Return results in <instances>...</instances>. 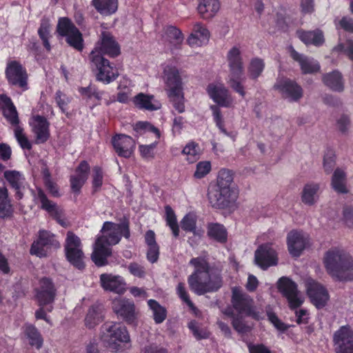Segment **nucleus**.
Instances as JSON below:
<instances>
[{"instance_id":"de8ad7c7","label":"nucleus","mask_w":353,"mask_h":353,"mask_svg":"<svg viewBox=\"0 0 353 353\" xmlns=\"http://www.w3.org/2000/svg\"><path fill=\"white\" fill-rule=\"evenodd\" d=\"M182 152L189 163H194L199 158L200 148L198 144L190 142L184 147Z\"/></svg>"},{"instance_id":"393cba45","label":"nucleus","mask_w":353,"mask_h":353,"mask_svg":"<svg viewBox=\"0 0 353 353\" xmlns=\"http://www.w3.org/2000/svg\"><path fill=\"white\" fill-rule=\"evenodd\" d=\"M112 143L119 157L129 158L135 148L134 139L125 134H118L112 138Z\"/></svg>"},{"instance_id":"39448f33","label":"nucleus","mask_w":353,"mask_h":353,"mask_svg":"<svg viewBox=\"0 0 353 353\" xmlns=\"http://www.w3.org/2000/svg\"><path fill=\"white\" fill-rule=\"evenodd\" d=\"M101 340L112 352H122L130 346V336L127 327L121 323L105 324Z\"/></svg>"},{"instance_id":"c03bdc74","label":"nucleus","mask_w":353,"mask_h":353,"mask_svg":"<svg viewBox=\"0 0 353 353\" xmlns=\"http://www.w3.org/2000/svg\"><path fill=\"white\" fill-rule=\"evenodd\" d=\"M165 34L166 39L175 46L181 44L184 39L181 31L175 26L167 27L165 30Z\"/></svg>"},{"instance_id":"0e129e2a","label":"nucleus","mask_w":353,"mask_h":353,"mask_svg":"<svg viewBox=\"0 0 353 353\" xmlns=\"http://www.w3.org/2000/svg\"><path fill=\"white\" fill-rule=\"evenodd\" d=\"M55 101L61 112L65 113L67 110V105L70 100L65 94L58 90L55 94Z\"/></svg>"},{"instance_id":"f257e3e1","label":"nucleus","mask_w":353,"mask_h":353,"mask_svg":"<svg viewBox=\"0 0 353 353\" xmlns=\"http://www.w3.org/2000/svg\"><path fill=\"white\" fill-rule=\"evenodd\" d=\"M189 263L194 267V271L188 276V283L194 293L201 296L216 292L221 288V271L210 265L207 257L192 258Z\"/></svg>"},{"instance_id":"6e6552de","label":"nucleus","mask_w":353,"mask_h":353,"mask_svg":"<svg viewBox=\"0 0 353 353\" xmlns=\"http://www.w3.org/2000/svg\"><path fill=\"white\" fill-rule=\"evenodd\" d=\"M65 256L68 261L77 268H84V254L81 239L72 232L67 233L65 244Z\"/></svg>"},{"instance_id":"f03ea898","label":"nucleus","mask_w":353,"mask_h":353,"mask_svg":"<svg viewBox=\"0 0 353 353\" xmlns=\"http://www.w3.org/2000/svg\"><path fill=\"white\" fill-rule=\"evenodd\" d=\"M92 253V260L99 267L105 265L107 259L112 254L111 246L119 243L122 236L128 239L130 236L129 221L126 219L120 223L105 221L101 230Z\"/></svg>"},{"instance_id":"473e14b6","label":"nucleus","mask_w":353,"mask_h":353,"mask_svg":"<svg viewBox=\"0 0 353 353\" xmlns=\"http://www.w3.org/2000/svg\"><path fill=\"white\" fill-rule=\"evenodd\" d=\"M320 186L316 183H308L303 188L301 193V201L307 205H314L318 200V192Z\"/></svg>"},{"instance_id":"a878e982","label":"nucleus","mask_w":353,"mask_h":353,"mask_svg":"<svg viewBox=\"0 0 353 353\" xmlns=\"http://www.w3.org/2000/svg\"><path fill=\"white\" fill-rule=\"evenodd\" d=\"M100 282L105 290L119 294L124 293L125 291L126 283L124 279L121 276L102 274L100 276Z\"/></svg>"},{"instance_id":"e433bc0d","label":"nucleus","mask_w":353,"mask_h":353,"mask_svg":"<svg viewBox=\"0 0 353 353\" xmlns=\"http://www.w3.org/2000/svg\"><path fill=\"white\" fill-rule=\"evenodd\" d=\"M323 83L334 91L341 92L343 90V82L341 74L338 71L328 73L323 77Z\"/></svg>"},{"instance_id":"423d86ee","label":"nucleus","mask_w":353,"mask_h":353,"mask_svg":"<svg viewBox=\"0 0 353 353\" xmlns=\"http://www.w3.org/2000/svg\"><path fill=\"white\" fill-rule=\"evenodd\" d=\"M226 60L230 70L228 83L235 92L244 97L245 92L242 85L244 65L240 47L236 46L230 48L227 53Z\"/></svg>"},{"instance_id":"b1692460","label":"nucleus","mask_w":353,"mask_h":353,"mask_svg":"<svg viewBox=\"0 0 353 353\" xmlns=\"http://www.w3.org/2000/svg\"><path fill=\"white\" fill-rule=\"evenodd\" d=\"M36 199L41 203V208L47 211L61 226H68L63 217V210L55 203L50 201L40 188L37 190V196Z\"/></svg>"},{"instance_id":"6e6d98bb","label":"nucleus","mask_w":353,"mask_h":353,"mask_svg":"<svg viewBox=\"0 0 353 353\" xmlns=\"http://www.w3.org/2000/svg\"><path fill=\"white\" fill-rule=\"evenodd\" d=\"M212 169L211 163L209 161H200L196 164L194 176L196 179H202L210 173Z\"/></svg>"},{"instance_id":"09e8293b","label":"nucleus","mask_w":353,"mask_h":353,"mask_svg":"<svg viewBox=\"0 0 353 353\" xmlns=\"http://www.w3.org/2000/svg\"><path fill=\"white\" fill-rule=\"evenodd\" d=\"M50 24L47 19H42L40 27L38 30V34L42 40L44 47L47 50L50 51V44L49 43Z\"/></svg>"},{"instance_id":"680f3d73","label":"nucleus","mask_w":353,"mask_h":353,"mask_svg":"<svg viewBox=\"0 0 353 353\" xmlns=\"http://www.w3.org/2000/svg\"><path fill=\"white\" fill-rule=\"evenodd\" d=\"M176 290L179 298L185 303L190 308L194 310L195 307L190 299L188 292L185 289V284L183 283H179L176 286Z\"/></svg>"},{"instance_id":"72a5a7b5","label":"nucleus","mask_w":353,"mask_h":353,"mask_svg":"<svg viewBox=\"0 0 353 353\" xmlns=\"http://www.w3.org/2000/svg\"><path fill=\"white\" fill-rule=\"evenodd\" d=\"M347 179L344 170L337 168L334 170L331 180L332 188L338 193H347Z\"/></svg>"},{"instance_id":"3c124183","label":"nucleus","mask_w":353,"mask_h":353,"mask_svg":"<svg viewBox=\"0 0 353 353\" xmlns=\"http://www.w3.org/2000/svg\"><path fill=\"white\" fill-rule=\"evenodd\" d=\"M188 328L197 340L208 339L210 336V332L201 327L196 321H191L188 323Z\"/></svg>"},{"instance_id":"f8f14e48","label":"nucleus","mask_w":353,"mask_h":353,"mask_svg":"<svg viewBox=\"0 0 353 353\" xmlns=\"http://www.w3.org/2000/svg\"><path fill=\"white\" fill-rule=\"evenodd\" d=\"M112 308L118 318L128 324H136L138 312L132 300L124 297L115 298L112 301Z\"/></svg>"},{"instance_id":"6ab92c4d","label":"nucleus","mask_w":353,"mask_h":353,"mask_svg":"<svg viewBox=\"0 0 353 353\" xmlns=\"http://www.w3.org/2000/svg\"><path fill=\"white\" fill-rule=\"evenodd\" d=\"M254 261L261 269L267 270L271 266L277 265V254L271 244H263L255 251Z\"/></svg>"},{"instance_id":"c85d7f7f","label":"nucleus","mask_w":353,"mask_h":353,"mask_svg":"<svg viewBox=\"0 0 353 353\" xmlns=\"http://www.w3.org/2000/svg\"><path fill=\"white\" fill-rule=\"evenodd\" d=\"M220 8L221 3L219 0H200L197 11L202 19L209 20L216 16Z\"/></svg>"},{"instance_id":"2eb2a0df","label":"nucleus","mask_w":353,"mask_h":353,"mask_svg":"<svg viewBox=\"0 0 353 353\" xmlns=\"http://www.w3.org/2000/svg\"><path fill=\"white\" fill-rule=\"evenodd\" d=\"M207 92L210 97L219 106L232 108L234 105V99L228 89L221 82L210 83L207 87Z\"/></svg>"},{"instance_id":"e2e57ef3","label":"nucleus","mask_w":353,"mask_h":353,"mask_svg":"<svg viewBox=\"0 0 353 353\" xmlns=\"http://www.w3.org/2000/svg\"><path fill=\"white\" fill-rule=\"evenodd\" d=\"M5 118L7 121L14 127L19 126V119L18 117V112L15 106H14L13 110L9 109L2 112Z\"/></svg>"},{"instance_id":"4468645a","label":"nucleus","mask_w":353,"mask_h":353,"mask_svg":"<svg viewBox=\"0 0 353 353\" xmlns=\"http://www.w3.org/2000/svg\"><path fill=\"white\" fill-rule=\"evenodd\" d=\"M208 196L209 202L213 208H225L236 200L238 190L223 191V188L216 186L209 190Z\"/></svg>"},{"instance_id":"052dcab7","label":"nucleus","mask_w":353,"mask_h":353,"mask_svg":"<svg viewBox=\"0 0 353 353\" xmlns=\"http://www.w3.org/2000/svg\"><path fill=\"white\" fill-rule=\"evenodd\" d=\"M92 187L94 192L98 191L103 184V171L102 169L99 166H94L92 169Z\"/></svg>"},{"instance_id":"c9c22d12","label":"nucleus","mask_w":353,"mask_h":353,"mask_svg":"<svg viewBox=\"0 0 353 353\" xmlns=\"http://www.w3.org/2000/svg\"><path fill=\"white\" fill-rule=\"evenodd\" d=\"M233 173L231 170L228 169H221L218 173L217 185L216 186L226 190H238L237 188L233 185Z\"/></svg>"},{"instance_id":"a19ab883","label":"nucleus","mask_w":353,"mask_h":353,"mask_svg":"<svg viewBox=\"0 0 353 353\" xmlns=\"http://www.w3.org/2000/svg\"><path fill=\"white\" fill-rule=\"evenodd\" d=\"M148 304L152 312L154 322L157 324L163 322L167 316V311L165 308L154 299L148 300Z\"/></svg>"},{"instance_id":"4d7b16f0","label":"nucleus","mask_w":353,"mask_h":353,"mask_svg":"<svg viewBox=\"0 0 353 353\" xmlns=\"http://www.w3.org/2000/svg\"><path fill=\"white\" fill-rule=\"evenodd\" d=\"M38 240L45 245H52L54 248L60 246L59 241L55 239L54 235L48 231H40Z\"/></svg>"},{"instance_id":"dca6fc26","label":"nucleus","mask_w":353,"mask_h":353,"mask_svg":"<svg viewBox=\"0 0 353 353\" xmlns=\"http://www.w3.org/2000/svg\"><path fill=\"white\" fill-rule=\"evenodd\" d=\"M307 294L312 303L317 307H323L329 300L327 290L313 279H308L305 282Z\"/></svg>"},{"instance_id":"a211bd4d","label":"nucleus","mask_w":353,"mask_h":353,"mask_svg":"<svg viewBox=\"0 0 353 353\" xmlns=\"http://www.w3.org/2000/svg\"><path fill=\"white\" fill-rule=\"evenodd\" d=\"M282 97L290 101H299L303 97V90L295 81L289 79H279L274 85Z\"/></svg>"},{"instance_id":"5701e85b","label":"nucleus","mask_w":353,"mask_h":353,"mask_svg":"<svg viewBox=\"0 0 353 353\" xmlns=\"http://www.w3.org/2000/svg\"><path fill=\"white\" fill-rule=\"evenodd\" d=\"M30 125L35 135L37 143H43L50 137V123L46 118L40 115H36L31 118Z\"/></svg>"},{"instance_id":"69168bd1","label":"nucleus","mask_w":353,"mask_h":353,"mask_svg":"<svg viewBox=\"0 0 353 353\" xmlns=\"http://www.w3.org/2000/svg\"><path fill=\"white\" fill-rule=\"evenodd\" d=\"M128 268L130 274L134 276L144 278L145 276L146 272L145 268L137 263H130Z\"/></svg>"},{"instance_id":"c756f323","label":"nucleus","mask_w":353,"mask_h":353,"mask_svg":"<svg viewBox=\"0 0 353 353\" xmlns=\"http://www.w3.org/2000/svg\"><path fill=\"white\" fill-rule=\"evenodd\" d=\"M299 39L305 45L322 46L325 41L323 32L319 29L305 31L299 30L296 31Z\"/></svg>"},{"instance_id":"774afa93","label":"nucleus","mask_w":353,"mask_h":353,"mask_svg":"<svg viewBox=\"0 0 353 353\" xmlns=\"http://www.w3.org/2000/svg\"><path fill=\"white\" fill-rule=\"evenodd\" d=\"M46 245H43V243L37 240L34 241L31 246L30 248V254L33 255H36L39 257H43L46 256V251L45 250V247Z\"/></svg>"},{"instance_id":"ea45409f","label":"nucleus","mask_w":353,"mask_h":353,"mask_svg":"<svg viewBox=\"0 0 353 353\" xmlns=\"http://www.w3.org/2000/svg\"><path fill=\"white\" fill-rule=\"evenodd\" d=\"M103 319L102 310L99 306H92L85 316V324L88 328H93Z\"/></svg>"},{"instance_id":"f3484780","label":"nucleus","mask_w":353,"mask_h":353,"mask_svg":"<svg viewBox=\"0 0 353 353\" xmlns=\"http://www.w3.org/2000/svg\"><path fill=\"white\" fill-rule=\"evenodd\" d=\"M336 353H353V331L350 326L341 327L334 334Z\"/></svg>"},{"instance_id":"9d476101","label":"nucleus","mask_w":353,"mask_h":353,"mask_svg":"<svg viewBox=\"0 0 353 353\" xmlns=\"http://www.w3.org/2000/svg\"><path fill=\"white\" fill-rule=\"evenodd\" d=\"M57 32L61 36L66 37V41L70 46L79 51L83 50L82 34L68 18H61L59 20Z\"/></svg>"},{"instance_id":"9b49d317","label":"nucleus","mask_w":353,"mask_h":353,"mask_svg":"<svg viewBox=\"0 0 353 353\" xmlns=\"http://www.w3.org/2000/svg\"><path fill=\"white\" fill-rule=\"evenodd\" d=\"M232 303L239 314L250 316L257 320L261 318V313L254 307L253 299L237 288L232 290Z\"/></svg>"},{"instance_id":"5fc2aeb1","label":"nucleus","mask_w":353,"mask_h":353,"mask_svg":"<svg viewBox=\"0 0 353 353\" xmlns=\"http://www.w3.org/2000/svg\"><path fill=\"white\" fill-rule=\"evenodd\" d=\"M14 133L16 139L23 149L30 150L32 144L23 132V128L21 126H16L14 128Z\"/></svg>"},{"instance_id":"13d9d810","label":"nucleus","mask_w":353,"mask_h":353,"mask_svg":"<svg viewBox=\"0 0 353 353\" xmlns=\"http://www.w3.org/2000/svg\"><path fill=\"white\" fill-rule=\"evenodd\" d=\"M89 172L90 165L88 163L85 161H82L76 168L73 175L85 182L88 178Z\"/></svg>"},{"instance_id":"338daca9","label":"nucleus","mask_w":353,"mask_h":353,"mask_svg":"<svg viewBox=\"0 0 353 353\" xmlns=\"http://www.w3.org/2000/svg\"><path fill=\"white\" fill-rule=\"evenodd\" d=\"M333 51H343L353 61V41L347 40L344 43H339Z\"/></svg>"},{"instance_id":"4c0bfd02","label":"nucleus","mask_w":353,"mask_h":353,"mask_svg":"<svg viewBox=\"0 0 353 353\" xmlns=\"http://www.w3.org/2000/svg\"><path fill=\"white\" fill-rule=\"evenodd\" d=\"M208 235L217 242L224 243L227 241L228 234L225 227L219 223H210L208 225Z\"/></svg>"},{"instance_id":"cd10ccee","label":"nucleus","mask_w":353,"mask_h":353,"mask_svg":"<svg viewBox=\"0 0 353 353\" xmlns=\"http://www.w3.org/2000/svg\"><path fill=\"white\" fill-rule=\"evenodd\" d=\"M209 38V30L201 23L197 22L194 24L193 31L188 37L187 42L191 47H198L206 44Z\"/></svg>"},{"instance_id":"7ed1b4c3","label":"nucleus","mask_w":353,"mask_h":353,"mask_svg":"<svg viewBox=\"0 0 353 353\" xmlns=\"http://www.w3.org/2000/svg\"><path fill=\"white\" fill-rule=\"evenodd\" d=\"M161 77L165 84V90L174 108L179 113L185 111V98L182 76L176 66L170 62L161 65Z\"/></svg>"},{"instance_id":"79ce46f5","label":"nucleus","mask_w":353,"mask_h":353,"mask_svg":"<svg viewBox=\"0 0 353 353\" xmlns=\"http://www.w3.org/2000/svg\"><path fill=\"white\" fill-rule=\"evenodd\" d=\"M165 218L167 225L172 230V234L175 238L179 235V228L178 225L176 214L170 205L165 207Z\"/></svg>"},{"instance_id":"1a4fd4ad","label":"nucleus","mask_w":353,"mask_h":353,"mask_svg":"<svg viewBox=\"0 0 353 353\" xmlns=\"http://www.w3.org/2000/svg\"><path fill=\"white\" fill-rule=\"evenodd\" d=\"M121 53L120 46L113 35L108 31H102L99 41L96 43L90 56H103L106 54L114 58Z\"/></svg>"},{"instance_id":"49530a36","label":"nucleus","mask_w":353,"mask_h":353,"mask_svg":"<svg viewBox=\"0 0 353 353\" xmlns=\"http://www.w3.org/2000/svg\"><path fill=\"white\" fill-rule=\"evenodd\" d=\"M265 68V63L263 59L259 58H254L251 59L248 68V73L252 79L258 78Z\"/></svg>"},{"instance_id":"bb28decb","label":"nucleus","mask_w":353,"mask_h":353,"mask_svg":"<svg viewBox=\"0 0 353 353\" xmlns=\"http://www.w3.org/2000/svg\"><path fill=\"white\" fill-rule=\"evenodd\" d=\"M289 50L292 58L299 63L303 74H312L319 71L320 65L317 61L299 53L292 46L289 48Z\"/></svg>"},{"instance_id":"8fccbe9b","label":"nucleus","mask_w":353,"mask_h":353,"mask_svg":"<svg viewBox=\"0 0 353 353\" xmlns=\"http://www.w3.org/2000/svg\"><path fill=\"white\" fill-rule=\"evenodd\" d=\"M196 216L193 214H188L181 221V226L186 232H190L194 234L199 235L200 233L196 230Z\"/></svg>"},{"instance_id":"864d4df0","label":"nucleus","mask_w":353,"mask_h":353,"mask_svg":"<svg viewBox=\"0 0 353 353\" xmlns=\"http://www.w3.org/2000/svg\"><path fill=\"white\" fill-rule=\"evenodd\" d=\"M133 129L139 134H143L147 132H152L155 134L157 139H159L161 135L159 129L147 121H139L136 123L133 126Z\"/></svg>"},{"instance_id":"20e7f679","label":"nucleus","mask_w":353,"mask_h":353,"mask_svg":"<svg viewBox=\"0 0 353 353\" xmlns=\"http://www.w3.org/2000/svg\"><path fill=\"white\" fill-rule=\"evenodd\" d=\"M323 263L327 272L339 281L353 279V260L338 248L329 250L325 254Z\"/></svg>"},{"instance_id":"7c9ffc66","label":"nucleus","mask_w":353,"mask_h":353,"mask_svg":"<svg viewBox=\"0 0 353 353\" xmlns=\"http://www.w3.org/2000/svg\"><path fill=\"white\" fill-rule=\"evenodd\" d=\"M4 176L12 188L16 190L17 198L21 199L23 196V190L25 183V179L22 174L17 171H6Z\"/></svg>"},{"instance_id":"603ef678","label":"nucleus","mask_w":353,"mask_h":353,"mask_svg":"<svg viewBox=\"0 0 353 353\" xmlns=\"http://www.w3.org/2000/svg\"><path fill=\"white\" fill-rule=\"evenodd\" d=\"M210 110L212 112V116L216 125L219 129L221 132L226 136L231 137V134L228 132L224 127V121L221 114V112L218 105H212L210 106Z\"/></svg>"},{"instance_id":"a18cd8bd","label":"nucleus","mask_w":353,"mask_h":353,"mask_svg":"<svg viewBox=\"0 0 353 353\" xmlns=\"http://www.w3.org/2000/svg\"><path fill=\"white\" fill-rule=\"evenodd\" d=\"M78 91L86 100L94 99L97 101H99L103 95V92L99 91L98 89L92 84H90L88 87L79 88Z\"/></svg>"},{"instance_id":"58836bf2","label":"nucleus","mask_w":353,"mask_h":353,"mask_svg":"<svg viewBox=\"0 0 353 353\" xmlns=\"http://www.w3.org/2000/svg\"><path fill=\"white\" fill-rule=\"evenodd\" d=\"M12 213L13 208L8 199V190L6 188H0V217H9Z\"/></svg>"},{"instance_id":"2f4dec72","label":"nucleus","mask_w":353,"mask_h":353,"mask_svg":"<svg viewBox=\"0 0 353 353\" xmlns=\"http://www.w3.org/2000/svg\"><path fill=\"white\" fill-rule=\"evenodd\" d=\"M133 103L136 107L150 111L159 110L161 106V103L154 99L153 96L143 93L136 95L133 99Z\"/></svg>"},{"instance_id":"f704fd0d","label":"nucleus","mask_w":353,"mask_h":353,"mask_svg":"<svg viewBox=\"0 0 353 353\" xmlns=\"http://www.w3.org/2000/svg\"><path fill=\"white\" fill-rule=\"evenodd\" d=\"M92 5L102 15H111L118 9V0H92Z\"/></svg>"},{"instance_id":"ddd939ff","label":"nucleus","mask_w":353,"mask_h":353,"mask_svg":"<svg viewBox=\"0 0 353 353\" xmlns=\"http://www.w3.org/2000/svg\"><path fill=\"white\" fill-rule=\"evenodd\" d=\"M278 288L288 299L291 308H297L303 303L304 298L301 292L297 290L296 283L288 278H281L278 281Z\"/></svg>"},{"instance_id":"0eeeda50","label":"nucleus","mask_w":353,"mask_h":353,"mask_svg":"<svg viewBox=\"0 0 353 353\" xmlns=\"http://www.w3.org/2000/svg\"><path fill=\"white\" fill-rule=\"evenodd\" d=\"M89 58L97 81L108 84L118 77V69L109 60L103 56H89Z\"/></svg>"},{"instance_id":"aec40b11","label":"nucleus","mask_w":353,"mask_h":353,"mask_svg":"<svg viewBox=\"0 0 353 353\" xmlns=\"http://www.w3.org/2000/svg\"><path fill=\"white\" fill-rule=\"evenodd\" d=\"M8 82L14 85L21 88L23 90L28 89V75L26 70L17 61L10 62L6 70Z\"/></svg>"},{"instance_id":"4be33fe9","label":"nucleus","mask_w":353,"mask_h":353,"mask_svg":"<svg viewBox=\"0 0 353 353\" xmlns=\"http://www.w3.org/2000/svg\"><path fill=\"white\" fill-rule=\"evenodd\" d=\"M56 296V289L52 281L43 278L39 281V286L36 289V299L40 306L51 304Z\"/></svg>"},{"instance_id":"bf43d9fd","label":"nucleus","mask_w":353,"mask_h":353,"mask_svg":"<svg viewBox=\"0 0 353 353\" xmlns=\"http://www.w3.org/2000/svg\"><path fill=\"white\" fill-rule=\"evenodd\" d=\"M157 145V141L149 145H140L139 150L141 157L145 159H152L154 157V150Z\"/></svg>"},{"instance_id":"37998d69","label":"nucleus","mask_w":353,"mask_h":353,"mask_svg":"<svg viewBox=\"0 0 353 353\" xmlns=\"http://www.w3.org/2000/svg\"><path fill=\"white\" fill-rule=\"evenodd\" d=\"M25 334L32 346H35L37 349H39L42 346V337L34 326L26 325L25 327Z\"/></svg>"},{"instance_id":"412c9836","label":"nucleus","mask_w":353,"mask_h":353,"mask_svg":"<svg viewBox=\"0 0 353 353\" xmlns=\"http://www.w3.org/2000/svg\"><path fill=\"white\" fill-rule=\"evenodd\" d=\"M287 244L290 254L298 257L308 244V236L301 231L292 230L288 234Z\"/></svg>"}]
</instances>
